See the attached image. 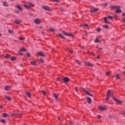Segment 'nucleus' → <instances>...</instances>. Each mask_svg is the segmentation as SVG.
Returning a JSON list of instances; mask_svg holds the SVG:
<instances>
[{
	"label": "nucleus",
	"instance_id": "1",
	"mask_svg": "<svg viewBox=\"0 0 125 125\" xmlns=\"http://www.w3.org/2000/svg\"><path fill=\"white\" fill-rule=\"evenodd\" d=\"M23 6H24V7H26L27 8V9H29V8H30V6L34 7V4H33L30 2H27V3H26V4H24L23 5Z\"/></svg>",
	"mask_w": 125,
	"mask_h": 125
},
{
	"label": "nucleus",
	"instance_id": "2",
	"mask_svg": "<svg viewBox=\"0 0 125 125\" xmlns=\"http://www.w3.org/2000/svg\"><path fill=\"white\" fill-rule=\"evenodd\" d=\"M42 8L44 9V10H46L47 11H51V8L49 7L43 6Z\"/></svg>",
	"mask_w": 125,
	"mask_h": 125
},
{
	"label": "nucleus",
	"instance_id": "3",
	"mask_svg": "<svg viewBox=\"0 0 125 125\" xmlns=\"http://www.w3.org/2000/svg\"><path fill=\"white\" fill-rule=\"evenodd\" d=\"M82 89H83V90H84V91H85V93H86V94H87V95H88V96H91V97H92L93 96V95L91 94L88 91L85 90V89H84V88H82Z\"/></svg>",
	"mask_w": 125,
	"mask_h": 125
},
{
	"label": "nucleus",
	"instance_id": "4",
	"mask_svg": "<svg viewBox=\"0 0 125 125\" xmlns=\"http://www.w3.org/2000/svg\"><path fill=\"white\" fill-rule=\"evenodd\" d=\"M63 83H68V82H70V79L68 78V77H64L63 79Z\"/></svg>",
	"mask_w": 125,
	"mask_h": 125
},
{
	"label": "nucleus",
	"instance_id": "5",
	"mask_svg": "<svg viewBox=\"0 0 125 125\" xmlns=\"http://www.w3.org/2000/svg\"><path fill=\"white\" fill-rule=\"evenodd\" d=\"M37 54L39 56H42V57H44V56H45V54L42 52H39L37 53Z\"/></svg>",
	"mask_w": 125,
	"mask_h": 125
},
{
	"label": "nucleus",
	"instance_id": "6",
	"mask_svg": "<svg viewBox=\"0 0 125 125\" xmlns=\"http://www.w3.org/2000/svg\"><path fill=\"white\" fill-rule=\"evenodd\" d=\"M98 10H99L98 8H96L91 9L90 11L91 13H94V12H96L97 11H98Z\"/></svg>",
	"mask_w": 125,
	"mask_h": 125
},
{
	"label": "nucleus",
	"instance_id": "7",
	"mask_svg": "<svg viewBox=\"0 0 125 125\" xmlns=\"http://www.w3.org/2000/svg\"><path fill=\"white\" fill-rule=\"evenodd\" d=\"M85 65L86 66H89V67H93V64L89 62H85Z\"/></svg>",
	"mask_w": 125,
	"mask_h": 125
},
{
	"label": "nucleus",
	"instance_id": "8",
	"mask_svg": "<svg viewBox=\"0 0 125 125\" xmlns=\"http://www.w3.org/2000/svg\"><path fill=\"white\" fill-rule=\"evenodd\" d=\"M2 4L3 6H5V7H8V6H9V4H8V3H7V2L5 1H3Z\"/></svg>",
	"mask_w": 125,
	"mask_h": 125
},
{
	"label": "nucleus",
	"instance_id": "9",
	"mask_svg": "<svg viewBox=\"0 0 125 125\" xmlns=\"http://www.w3.org/2000/svg\"><path fill=\"white\" fill-rule=\"evenodd\" d=\"M120 6H114V5H111L110 6V8L111 9H118L119 8Z\"/></svg>",
	"mask_w": 125,
	"mask_h": 125
},
{
	"label": "nucleus",
	"instance_id": "10",
	"mask_svg": "<svg viewBox=\"0 0 125 125\" xmlns=\"http://www.w3.org/2000/svg\"><path fill=\"white\" fill-rule=\"evenodd\" d=\"M34 23L35 24H40V23H42V21L40 19H36L34 21Z\"/></svg>",
	"mask_w": 125,
	"mask_h": 125
},
{
	"label": "nucleus",
	"instance_id": "11",
	"mask_svg": "<svg viewBox=\"0 0 125 125\" xmlns=\"http://www.w3.org/2000/svg\"><path fill=\"white\" fill-rule=\"evenodd\" d=\"M62 33L63 34V35H65V36H67L68 37H72V34L70 33H68L65 31H62Z\"/></svg>",
	"mask_w": 125,
	"mask_h": 125
},
{
	"label": "nucleus",
	"instance_id": "12",
	"mask_svg": "<svg viewBox=\"0 0 125 125\" xmlns=\"http://www.w3.org/2000/svg\"><path fill=\"white\" fill-rule=\"evenodd\" d=\"M87 99V102L89 104H91V103L92 102V100H91V99L88 97H87L86 98Z\"/></svg>",
	"mask_w": 125,
	"mask_h": 125
},
{
	"label": "nucleus",
	"instance_id": "13",
	"mask_svg": "<svg viewBox=\"0 0 125 125\" xmlns=\"http://www.w3.org/2000/svg\"><path fill=\"white\" fill-rule=\"evenodd\" d=\"M15 23L17 24H21V23H22V21L21 20H16L15 21Z\"/></svg>",
	"mask_w": 125,
	"mask_h": 125
},
{
	"label": "nucleus",
	"instance_id": "14",
	"mask_svg": "<svg viewBox=\"0 0 125 125\" xmlns=\"http://www.w3.org/2000/svg\"><path fill=\"white\" fill-rule=\"evenodd\" d=\"M113 100H114V101L117 103H119V104H121V103H122V102L121 101L119 100L116 98H113Z\"/></svg>",
	"mask_w": 125,
	"mask_h": 125
},
{
	"label": "nucleus",
	"instance_id": "15",
	"mask_svg": "<svg viewBox=\"0 0 125 125\" xmlns=\"http://www.w3.org/2000/svg\"><path fill=\"white\" fill-rule=\"evenodd\" d=\"M99 109L100 111H105L106 110V106H100Z\"/></svg>",
	"mask_w": 125,
	"mask_h": 125
},
{
	"label": "nucleus",
	"instance_id": "16",
	"mask_svg": "<svg viewBox=\"0 0 125 125\" xmlns=\"http://www.w3.org/2000/svg\"><path fill=\"white\" fill-rule=\"evenodd\" d=\"M16 7L19 9V10H20V11H23V8L22 7L20 6V5H18L16 6Z\"/></svg>",
	"mask_w": 125,
	"mask_h": 125
},
{
	"label": "nucleus",
	"instance_id": "17",
	"mask_svg": "<svg viewBox=\"0 0 125 125\" xmlns=\"http://www.w3.org/2000/svg\"><path fill=\"white\" fill-rule=\"evenodd\" d=\"M115 12L116 13H121L122 10H121V6H119V8L116 9Z\"/></svg>",
	"mask_w": 125,
	"mask_h": 125
},
{
	"label": "nucleus",
	"instance_id": "18",
	"mask_svg": "<svg viewBox=\"0 0 125 125\" xmlns=\"http://www.w3.org/2000/svg\"><path fill=\"white\" fill-rule=\"evenodd\" d=\"M110 95H111V90H108L106 93V97H109Z\"/></svg>",
	"mask_w": 125,
	"mask_h": 125
},
{
	"label": "nucleus",
	"instance_id": "19",
	"mask_svg": "<svg viewBox=\"0 0 125 125\" xmlns=\"http://www.w3.org/2000/svg\"><path fill=\"white\" fill-rule=\"evenodd\" d=\"M11 88V87L9 85H7L5 87V90L8 91Z\"/></svg>",
	"mask_w": 125,
	"mask_h": 125
},
{
	"label": "nucleus",
	"instance_id": "20",
	"mask_svg": "<svg viewBox=\"0 0 125 125\" xmlns=\"http://www.w3.org/2000/svg\"><path fill=\"white\" fill-rule=\"evenodd\" d=\"M30 64L31 65H34L35 66H37V62L36 61H32L30 62Z\"/></svg>",
	"mask_w": 125,
	"mask_h": 125
},
{
	"label": "nucleus",
	"instance_id": "21",
	"mask_svg": "<svg viewBox=\"0 0 125 125\" xmlns=\"http://www.w3.org/2000/svg\"><path fill=\"white\" fill-rule=\"evenodd\" d=\"M5 98L7 99L8 101H11V98L9 97H7V96H5Z\"/></svg>",
	"mask_w": 125,
	"mask_h": 125
},
{
	"label": "nucleus",
	"instance_id": "22",
	"mask_svg": "<svg viewBox=\"0 0 125 125\" xmlns=\"http://www.w3.org/2000/svg\"><path fill=\"white\" fill-rule=\"evenodd\" d=\"M26 94L27 95V96H28V97H29V98L31 97V93L28 91H27L26 92Z\"/></svg>",
	"mask_w": 125,
	"mask_h": 125
},
{
	"label": "nucleus",
	"instance_id": "23",
	"mask_svg": "<svg viewBox=\"0 0 125 125\" xmlns=\"http://www.w3.org/2000/svg\"><path fill=\"white\" fill-rule=\"evenodd\" d=\"M115 77L116 78V80H120V79H121V77H120V75L119 74H116L115 75Z\"/></svg>",
	"mask_w": 125,
	"mask_h": 125
},
{
	"label": "nucleus",
	"instance_id": "24",
	"mask_svg": "<svg viewBox=\"0 0 125 125\" xmlns=\"http://www.w3.org/2000/svg\"><path fill=\"white\" fill-rule=\"evenodd\" d=\"M104 21L106 23H110V22H109L107 20V17H105L104 18Z\"/></svg>",
	"mask_w": 125,
	"mask_h": 125
},
{
	"label": "nucleus",
	"instance_id": "25",
	"mask_svg": "<svg viewBox=\"0 0 125 125\" xmlns=\"http://www.w3.org/2000/svg\"><path fill=\"white\" fill-rule=\"evenodd\" d=\"M10 57H11L10 55L7 54L6 55L5 58H6L7 59H9V58H10Z\"/></svg>",
	"mask_w": 125,
	"mask_h": 125
},
{
	"label": "nucleus",
	"instance_id": "26",
	"mask_svg": "<svg viewBox=\"0 0 125 125\" xmlns=\"http://www.w3.org/2000/svg\"><path fill=\"white\" fill-rule=\"evenodd\" d=\"M8 33H9V34H14V31H13V30H9Z\"/></svg>",
	"mask_w": 125,
	"mask_h": 125
},
{
	"label": "nucleus",
	"instance_id": "27",
	"mask_svg": "<svg viewBox=\"0 0 125 125\" xmlns=\"http://www.w3.org/2000/svg\"><path fill=\"white\" fill-rule=\"evenodd\" d=\"M54 98H55V99H56L57 100H58V96H57L56 94H54Z\"/></svg>",
	"mask_w": 125,
	"mask_h": 125
},
{
	"label": "nucleus",
	"instance_id": "28",
	"mask_svg": "<svg viewBox=\"0 0 125 125\" xmlns=\"http://www.w3.org/2000/svg\"><path fill=\"white\" fill-rule=\"evenodd\" d=\"M8 116V114H7V113L3 114V117H4V118H7Z\"/></svg>",
	"mask_w": 125,
	"mask_h": 125
},
{
	"label": "nucleus",
	"instance_id": "29",
	"mask_svg": "<svg viewBox=\"0 0 125 125\" xmlns=\"http://www.w3.org/2000/svg\"><path fill=\"white\" fill-rule=\"evenodd\" d=\"M19 40L20 41H25V38L24 37H19Z\"/></svg>",
	"mask_w": 125,
	"mask_h": 125
},
{
	"label": "nucleus",
	"instance_id": "30",
	"mask_svg": "<svg viewBox=\"0 0 125 125\" xmlns=\"http://www.w3.org/2000/svg\"><path fill=\"white\" fill-rule=\"evenodd\" d=\"M94 42H101L96 38L94 41Z\"/></svg>",
	"mask_w": 125,
	"mask_h": 125
},
{
	"label": "nucleus",
	"instance_id": "31",
	"mask_svg": "<svg viewBox=\"0 0 125 125\" xmlns=\"http://www.w3.org/2000/svg\"><path fill=\"white\" fill-rule=\"evenodd\" d=\"M11 60H12V61H14L16 60V57H12L11 58Z\"/></svg>",
	"mask_w": 125,
	"mask_h": 125
},
{
	"label": "nucleus",
	"instance_id": "32",
	"mask_svg": "<svg viewBox=\"0 0 125 125\" xmlns=\"http://www.w3.org/2000/svg\"><path fill=\"white\" fill-rule=\"evenodd\" d=\"M21 50L22 51H27V49H26L25 48H21Z\"/></svg>",
	"mask_w": 125,
	"mask_h": 125
},
{
	"label": "nucleus",
	"instance_id": "33",
	"mask_svg": "<svg viewBox=\"0 0 125 125\" xmlns=\"http://www.w3.org/2000/svg\"><path fill=\"white\" fill-rule=\"evenodd\" d=\"M106 76H110L111 75V72H106L105 73Z\"/></svg>",
	"mask_w": 125,
	"mask_h": 125
},
{
	"label": "nucleus",
	"instance_id": "34",
	"mask_svg": "<svg viewBox=\"0 0 125 125\" xmlns=\"http://www.w3.org/2000/svg\"><path fill=\"white\" fill-rule=\"evenodd\" d=\"M50 31H51V32H55L56 30L55 28H50Z\"/></svg>",
	"mask_w": 125,
	"mask_h": 125
},
{
	"label": "nucleus",
	"instance_id": "35",
	"mask_svg": "<svg viewBox=\"0 0 125 125\" xmlns=\"http://www.w3.org/2000/svg\"><path fill=\"white\" fill-rule=\"evenodd\" d=\"M59 36H60V37H61V38H62V39H64V36H63V35H62V34H59Z\"/></svg>",
	"mask_w": 125,
	"mask_h": 125
},
{
	"label": "nucleus",
	"instance_id": "36",
	"mask_svg": "<svg viewBox=\"0 0 125 125\" xmlns=\"http://www.w3.org/2000/svg\"><path fill=\"white\" fill-rule=\"evenodd\" d=\"M66 50H67V51H69V52H70L71 53H73V51L70 50L69 48H66Z\"/></svg>",
	"mask_w": 125,
	"mask_h": 125
},
{
	"label": "nucleus",
	"instance_id": "37",
	"mask_svg": "<svg viewBox=\"0 0 125 125\" xmlns=\"http://www.w3.org/2000/svg\"><path fill=\"white\" fill-rule=\"evenodd\" d=\"M42 94H43V95H46V93L45 92V91H42Z\"/></svg>",
	"mask_w": 125,
	"mask_h": 125
},
{
	"label": "nucleus",
	"instance_id": "38",
	"mask_svg": "<svg viewBox=\"0 0 125 125\" xmlns=\"http://www.w3.org/2000/svg\"><path fill=\"white\" fill-rule=\"evenodd\" d=\"M96 31L97 32H101V28H98L97 29Z\"/></svg>",
	"mask_w": 125,
	"mask_h": 125
},
{
	"label": "nucleus",
	"instance_id": "39",
	"mask_svg": "<svg viewBox=\"0 0 125 125\" xmlns=\"http://www.w3.org/2000/svg\"><path fill=\"white\" fill-rule=\"evenodd\" d=\"M12 116H22V114H13Z\"/></svg>",
	"mask_w": 125,
	"mask_h": 125
},
{
	"label": "nucleus",
	"instance_id": "40",
	"mask_svg": "<svg viewBox=\"0 0 125 125\" xmlns=\"http://www.w3.org/2000/svg\"><path fill=\"white\" fill-rule=\"evenodd\" d=\"M108 19H110V20L113 19V17H112L111 16H108Z\"/></svg>",
	"mask_w": 125,
	"mask_h": 125
},
{
	"label": "nucleus",
	"instance_id": "41",
	"mask_svg": "<svg viewBox=\"0 0 125 125\" xmlns=\"http://www.w3.org/2000/svg\"><path fill=\"white\" fill-rule=\"evenodd\" d=\"M104 27L105 29H108V28H109V26H108L107 25H104Z\"/></svg>",
	"mask_w": 125,
	"mask_h": 125
},
{
	"label": "nucleus",
	"instance_id": "42",
	"mask_svg": "<svg viewBox=\"0 0 125 125\" xmlns=\"http://www.w3.org/2000/svg\"><path fill=\"white\" fill-rule=\"evenodd\" d=\"M80 26L81 27H83V26H84V27H87V26H88V25H87V24H83V25H81Z\"/></svg>",
	"mask_w": 125,
	"mask_h": 125
},
{
	"label": "nucleus",
	"instance_id": "43",
	"mask_svg": "<svg viewBox=\"0 0 125 125\" xmlns=\"http://www.w3.org/2000/svg\"><path fill=\"white\" fill-rule=\"evenodd\" d=\"M40 62H41V63H44V60H43L42 59H41Z\"/></svg>",
	"mask_w": 125,
	"mask_h": 125
},
{
	"label": "nucleus",
	"instance_id": "44",
	"mask_svg": "<svg viewBox=\"0 0 125 125\" xmlns=\"http://www.w3.org/2000/svg\"><path fill=\"white\" fill-rule=\"evenodd\" d=\"M1 123H5V120L3 119L1 120Z\"/></svg>",
	"mask_w": 125,
	"mask_h": 125
},
{
	"label": "nucleus",
	"instance_id": "45",
	"mask_svg": "<svg viewBox=\"0 0 125 125\" xmlns=\"http://www.w3.org/2000/svg\"><path fill=\"white\" fill-rule=\"evenodd\" d=\"M53 1H55L56 2H59L60 1V0H53Z\"/></svg>",
	"mask_w": 125,
	"mask_h": 125
},
{
	"label": "nucleus",
	"instance_id": "46",
	"mask_svg": "<svg viewBox=\"0 0 125 125\" xmlns=\"http://www.w3.org/2000/svg\"><path fill=\"white\" fill-rule=\"evenodd\" d=\"M26 55H27V57H29L30 56V55H31V54H30V53H27Z\"/></svg>",
	"mask_w": 125,
	"mask_h": 125
},
{
	"label": "nucleus",
	"instance_id": "47",
	"mask_svg": "<svg viewBox=\"0 0 125 125\" xmlns=\"http://www.w3.org/2000/svg\"><path fill=\"white\" fill-rule=\"evenodd\" d=\"M76 62H77V63H78V64H79V65H81L82 63H81V62H79V61H78V60H77L76 61Z\"/></svg>",
	"mask_w": 125,
	"mask_h": 125
},
{
	"label": "nucleus",
	"instance_id": "48",
	"mask_svg": "<svg viewBox=\"0 0 125 125\" xmlns=\"http://www.w3.org/2000/svg\"><path fill=\"white\" fill-rule=\"evenodd\" d=\"M69 123L71 125H73V124H74V122L73 121H70Z\"/></svg>",
	"mask_w": 125,
	"mask_h": 125
},
{
	"label": "nucleus",
	"instance_id": "49",
	"mask_svg": "<svg viewBox=\"0 0 125 125\" xmlns=\"http://www.w3.org/2000/svg\"><path fill=\"white\" fill-rule=\"evenodd\" d=\"M109 98H110L109 97H106V101H108L109 100Z\"/></svg>",
	"mask_w": 125,
	"mask_h": 125
},
{
	"label": "nucleus",
	"instance_id": "50",
	"mask_svg": "<svg viewBox=\"0 0 125 125\" xmlns=\"http://www.w3.org/2000/svg\"><path fill=\"white\" fill-rule=\"evenodd\" d=\"M57 81H59V82H60L61 81V79L60 78H58L57 79Z\"/></svg>",
	"mask_w": 125,
	"mask_h": 125
},
{
	"label": "nucleus",
	"instance_id": "51",
	"mask_svg": "<svg viewBox=\"0 0 125 125\" xmlns=\"http://www.w3.org/2000/svg\"><path fill=\"white\" fill-rule=\"evenodd\" d=\"M75 90L77 92H78V87H75Z\"/></svg>",
	"mask_w": 125,
	"mask_h": 125
},
{
	"label": "nucleus",
	"instance_id": "52",
	"mask_svg": "<svg viewBox=\"0 0 125 125\" xmlns=\"http://www.w3.org/2000/svg\"><path fill=\"white\" fill-rule=\"evenodd\" d=\"M98 119H101V116L100 115H98Z\"/></svg>",
	"mask_w": 125,
	"mask_h": 125
},
{
	"label": "nucleus",
	"instance_id": "53",
	"mask_svg": "<svg viewBox=\"0 0 125 125\" xmlns=\"http://www.w3.org/2000/svg\"><path fill=\"white\" fill-rule=\"evenodd\" d=\"M108 5V4H107V3H104V4H103V5H104V6H106V5Z\"/></svg>",
	"mask_w": 125,
	"mask_h": 125
},
{
	"label": "nucleus",
	"instance_id": "54",
	"mask_svg": "<svg viewBox=\"0 0 125 125\" xmlns=\"http://www.w3.org/2000/svg\"><path fill=\"white\" fill-rule=\"evenodd\" d=\"M99 51H100V50H102V48L101 47L99 48Z\"/></svg>",
	"mask_w": 125,
	"mask_h": 125
},
{
	"label": "nucleus",
	"instance_id": "55",
	"mask_svg": "<svg viewBox=\"0 0 125 125\" xmlns=\"http://www.w3.org/2000/svg\"><path fill=\"white\" fill-rule=\"evenodd\" d=\"M97 59H100V56H98L97 57Z\"/></svg>",
	"mask_w": 125,
	"mask_h": 125
},
{
	"label": "nucleus",
	"instance_id": "56",
	"mask_svg": "<svg viewBox=\"0 0 125 125\" xmlns=\"http://www.w3.org/2000/svg\"><path fill=\"white\" fill-rule=\"evenodd\" d=\"M123 22H125V18H123Z\"/></svg>",
	"mask_w": 125,
	"mask_h": 125
},
{
	"label": "nucleus",
	"instance_id": "57",
	"mask_svg": "<svg viewBox=\"0 0 125 125\" xmlns=\"http://www.w3.org/2000/svg\"><path fill=\"white\" fill-rule=\"evenodd\" d=\"M16 13H19V11L18 10L16 11Z\"/></svg>",
	"mask_w": 125,
	"mask_h": 125
},
{
	"label": "nucleus",
	"instance_id": "58",
	"mask_svg": "<svg viewBox=\"0 0 125 125\" xmlns=\"http://www.w3.org/2000/svg\"><path fill=\"white\" fill-rule=\"evenodd\" d=\"M58 119L59 121H60V122H62V121L61 120H60V118H58Z\"/></svg>",
	"mask_w": 125,
	"mask_h": 125
},
{
	"label": "nucleus",
	"instance_id": "59",
	"mask_svg": "<svg viewBox=\"0 0 125 125\" xmlns=\"http://www.w3.org/2000/svg\"><path fill=\"white\" fill-rule=\"evenodd\" d=\"M123 16H125V13H124V14H123Z\"/></svg>",
	"mask_w": 125,
	"mask_h": 125
},
{
	"label": "nucleus",
	"instance_id": "60",
	"mask_svg": "<svg viewBox=\"0 0 125 125\" xmlns=\"http://www.w3.org/2000/svg\"><path fill=\"white\" fill-rule=\"evenodd\" d=\"M20 55H23V53H19Z\"/></svg>",
	"mask_w": 125,
	"mask_h": 125
},
{
	"label": "nucleus",
	"instance_id": "61",
	"mask_svg": "<svg viewBox=\"0 0 125 125\" xmlns=\"http://www.w3.org/2000/svg\"><path fill=\"white\" fill-rule=\"evenodd\" d=\"M82 48H83H83H84V47L83 46V47H82Z\"/></svg>",
	"mask_w": 125,
	"mask_h": 125
},
{
	"label": "nucleus",
	"instance_id": "62",
	"mask_svg": "<svg viewBox=\"0 0 125 125\" xmlns=\"http://www.w3.org/2000/svg\"><path fill=\"white\" fill-rule=\"evenodd\" d=\"M86 34H87V33L86 32H85V35H86Z\"/></svg>",
	"mask_w": 125,
	"mask_h": 125
},
{
	"label": "nucleus",
	"instance_id": "63",
	"mask_svg": "<svg viewBox=\"0 0 125 125\" xmlns=\"http://www.w3.org/2000/svg\"><path fill=\"white\" fill-rule=\"evenodd\" d=\"M123 74H125V71H124V72H123Z\"/></svg>",
	"mask_w": 125,
	"mask_h": 125
},
{
	"label": "nucleus",
	"instance_id": "64",
	"mask_svg": "<svg viewBox=\"0 0 125 125\" xmlns=\"http://www.w3.org/2000/svg\"><path fill=\"white\" fill-rule=\"evenodd\" d=\"M93 55H95V54H94V53H93Z\"/></svg>",
	"mask_w": 125,
	"mask_h": 125
}]
</instances>
